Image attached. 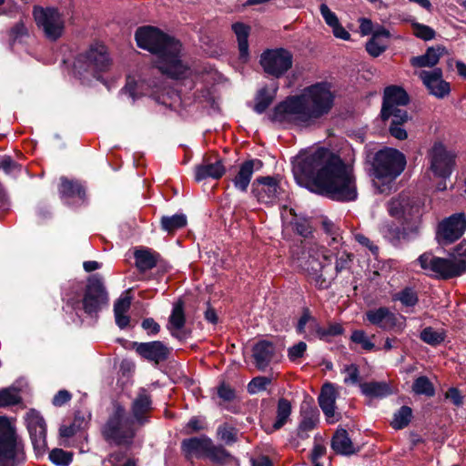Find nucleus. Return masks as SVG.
Segmentation results:
<instances>
[{
	"label": "nucleus",
	"instance_id": "603ef678",
	"mask_svg": "<svg viewBox=\"0 0 466 466\" xmlns=\"http://www.w3.org/2000/svg\"><path fill=\"white\" fill-rule=\"evenodd\" d=\"M238 431L227 424L220 425L218 428V435L227 444L234 443L237 441Z\"/></svg>",
	"mask_w": 466,
	"mask_h": 466
},
{
	"label": "nucleus",
	"instance_id": "c85d7f7f",
	"mask_svg": "<svg viewBox=\"0 0 466 466\" xmlns=\"http://www.w3.org/2000/svg\"><path fill=\"white\" fill-rule=\"evenodd\" d=\"M331 448L336 453L341 455H351L356 452V449L344 429L337 430L331 441Z\"/></svg>",
	"mask_w": 466,
	"mask_h": 466
},
{
	"label": "nucleus",
	"instance_id": "ea45409f",
	"mask_svg": "<svg viewBox=\"0 0 466 466\" xmlns=\"http://www.w3.org/2000/svg\"><path fill=\"white\" fill-rule=\"evenodd\" d=\"M445 337L446 334L443 329H435L431 327L423 329L420 335V339L431 346L440 345L444 341Z\"/></svg>",
	"mask_w": 466,
	"mask_h": 466
},
{
	"label": "nucleus",
	"instance_id": "f704fd0d",
	"mask_svg": "<svg viewBox=\"0 0 466 466\" xmlns=\"http://www.w3.org/2000/svg\"><path fill=\"white\" fill-rule=\"evenodd\" d=\"M318 415L310 410L302 413V419L297 429V436L300 440L309 438V433L317 426Z\"/></svg>",
	"mask_w": 466,
	"mask_h": 466
},
{
	"label": "nucleus",
	"instance_id": "052dcab7",
	"mask_svg": "<svg viewBox=\"0 0 466 466\" xmlns=\"http://www.w3.org/2000/svg\"><path fill=\"white\" fill-rule=\"evenodd\" d=\"M352 259V256L346 252H343L337 258L336 266H335V273L330 275V278H333L335 275L347 268Z\"/></svg>",
	"mask_w": 466,
	"mask_h": 466
},
{
	"label": "nucleus",
	"instance_id": "4c0bfd02",
	"mask_svg": "<svg viewBox=\"0 0 466 466\" xmlns=\"http://www.w3.org/2000/svg\"><path fill=\"white\" fill-rule=\"evenodd\" d=\"M35 451L41 454L46 447V425L28 430Z\"/></svg>",
	"mask_w": 466,
	"mask_h": 466
},
{
	"label": "nucleus",
	"instance_id": "72a5a7b5",
	"mask_svg": "<svg viewBox=\"0 0 466 466\" xmlns=\"http://www.w3.org/2000/svg\"><path fill=\"white\" fill-rule=\"evenodd\" d=\"M292 411V406L289 400L280 398L278 400L276 420L272 425L273 431L281 429L289 420Z\"/></svg>",
	"mask_w": 466,
	"mask_h": 466
},
{
	"label": "nucleus",
	"instance_id": "393cba45",
	"mask_svg": "<svg viewBox=\"0 0 466 466\" xmlns=\"http://www.w3.org/2000/svg\"><path fill=\"white\" fill-rule=\"evenodd\" d=\"M224 173L225 167L220 160L214 163L204 161L201 165L196 167L195 178L198 182L207 178L218 179Z\"/></svg>",
	"mask_w": 466,
	"mask_h": 466
},
{
	"label": "nucleus",
	"instance_id": "2f4dec72",
	"mask_svg": "<svg viewBox=\"0 0 466 466\" xmlns=\"http://www.w3.org/2000/svg\"><path fill=\"white\" fill-rule=\"evenodd\" d=\"M232 30L237 36L240 58L247 61L249 55L248 38L250 27L241 22H237L232 25Z\"/></svg>",
	"mask_w": 466,
	"mask_h": 466
},
{
	"label": "nucleus",
	"instance_id": "c756f323",
	"mask_svg": "<svg viewBox=\"0 0 466 466\" xmlns=\"http://www.w3.org/2000/svg\"><path fill=\"white\" fill-rule=\"evenodd\" d=\"M361 393L370 399L385 398L392 393L390 386L385 381H370L360 384Z\"/></svg>",
	"mask_w": 466,
	"mask_h": 466
},
{
	"label": "nucleus",
	"instance_id": "423d86ee",
	"mask_svg": "<svg viewBox=\"0 0 466 466\" xmlns=\"http://www.w3.org/2000/svg\"><path fill=\"white\" fill-rule=\"evenodd\" d=\"M388 212L391 217L402 220L404 238L410 239L420 234L421 218L425 212L423 199L401 194L388 203Z\"/></svg>",
	"mask_w": 466,
	"mask_h": 466
},
{
	"label": "nucleus",
	"instance_id": "f3484780",
	"mask_svg": "<svg viewBox=\"0 0 466 466\" xmlns=\"http://www.w3.org/2000/svg\"><path fill=\"white\" fill-rule=\"evenodd\" d=\"M466 229V218L464 214L459 213L444 219L438 228L439 238L445 242H453L461 237Z\"/></svg>",
	"mask_w": 466,
	"mask_h": 466
},
{
	"label": "nucleus",
	"instance_id": "a19ab883",
	"mask_svg": "<svg viewBox=\"0 0 466 466\" xmlns=\"http://www.w3.org/2000/svg\"><path fill=\"white\" fill-rule=\"evenodd\" d=\"M187 225V217L184 214H175L173 216H165L161 218V227L165 231L173 232L182 228Z\"/></svg>",
	"mask_w": 466,
	"mask_h": 466
},
{
	"label": "nucleus",
	"instance_id": "6ab92c4d",
	"mask_svg": "<svg viewBox=\"0 0 466 466\" xmlns=\"http://www.w3.org/2000/svg\"><path fill=\"white\" fill-rule=\"evenodd\" d=\"M151 398L146 390H139L137 396L134 399L131 406V412L134 418V422L139 425H144L148 421V413L152 407Z\"/></svg>",
	"mask_w": 466,
	"mask_h": 466
},
{
	"label": "nucleus",
	"instance_id": "680f3d73",
	"mask_svg": "<svg viewBox=\"0 0 466 466\" xmlns=\"http://www.w3.org/2000/svg\"><path fill=\"white\" fill-rule=\"evenodd\" d=\"M17 168L18 166L10 157H5L0 161V170L7 175L15 173Z\"/></svg>",
	"mask_w": 466,
	"mask_h": 466
},
{
	"label": "nucleus",
	"instance_id": "2eb2a0df",
	"mask_svg": "<svg viewBox=\"0 0 466 466\" xmlns=\"http://www.w3.org/2000/svg\"><path fill=\"white\" fill-rule=\"evenodd\" d=\"M292 55L283 48L267 50L260 56L264 71L275 77L283 76L292 66Z\"/></svg>",
	"mask_w": 466,
	"mask_h": 466
},
{
	"label": "nucleus",
	"instance_id": "774afa93",
	"mask_svg": "<svg viewBox=\"0 0 466 466\" xmlns=\"http://www.w3.org/2000/svg\"><path fill=\"white\" fill-rule=\"evenodd\" d=\"M445 396L446 399H449L457 407H460L463 404V397L456 388L449 389Z\"/></svg>",
	"mask_w": 466,
	"mask_h": 466
},
{
	"label": "nucleus",
	"instance_id": "0e129e2a",
	"mask_svg": "<svg viewBox=\"0 0 466 466\" xmlns=\"http://www.w3.org/2000/svg\"><path fill=\"white\" fill-rule=\"evenodd\" d=\"M292 228L303 237H307L310 233V228L306 220H299L295 218L294 222H292Z\"/></svg>",
	"mask_w": 466,
	"mask_h": 466
},
{
	"label": "nucleus",
	"instance_id": "69168bd1",
	"mask_svg": "<svg viewBox=\"0 0 466 466\" xmlns=\"http://www.w3.org/2000/svg\"><path fill=\"white\" fill-rule=\"evenodd\" d=\"M380 232L388 238H395L399 235L398 228L391 223H383L380 228Z\"/></svg>",
	"mask_w": 466,
	"mask_h": 466
},
{
	"label": "nucleus",
	"instance_id": "5fc2aeb1",
	"mask_svg": "<svg viewBox=\"0 0 466 466\" xmlns=\"http://www.w3.org/2000/svg\"><path fill=\"white\" fill-rule=\"evenodd\" d=\"M27 430H32L34 428H38L46 425L45 420L43 417L35 410H31L26 412L25 417Z\"/></svg>",
	"mask_w": 466,
	"mask_h": 466
},
{
	"label": "nucleus",
	"instance_id": "e2e57ef3",
	"mask_svg": "<svg viewBox=\"0 0 466 466\" xmlns=\"http://www.w3.org/2000/svg\"><path fill=\"white\" fill-rule=\"evenodd\" d=\"M402 124L391 123L390 127V135L399 140H404L408 137L406 130L401 127Z\"/></svg>",
	"mask_w": 466,
	"mask_h": 466
},
{
	"label": "nucleus",
	"instance_id": "39448f33",
	"mask_svg": "<svg viewBox=\"0 0 466 466\" xmlns=\"http://www.w3.org/2000/svg\"><path fill=\"white\" fill-rule=\"evenodd\" d=\"M417 262L430 277L450 279L466 272V243L461 244L446 258L438 257L432 252H424Z\"/></svg>",
	"mask_w": 466,
	"mask_h": 466
},
{
	"label": "nucleus",
	"instance_id": "49530a36",
	"mask_svg": "<svg viewBox=\"0 0 466 466\" xmlns=\"http://www.w3.org/2000/svg\"><path fill=\"white\" fill-rule=\"evenodd\" d=\"M205 458H208L214 462L222 464L230 460L231 456L223 447L215 446L211 441Z\"/></svg>",
	"mask_w": 466,
	"mask_h": 466
},
{
	"label": "nucleus",
	"instance_id": "a18cd8bd",
	"mask_svg": "<svg viewBox=\"0 0 466 466\" xmlns=\"http://www.w3.org/2000/svg\"><path fill=\"white\" fill-rule=\"evenodd\" d=\"M380 116L383 120L392 117L391 123H405L409 119L407 111L399 106H391L387 112L385 111V107H382Z\"/></svg>",
	"mask_w": 466,
	"mask_h": 466
},
{
	"label": "nucleus",
	"instance_id": "4be33fe9",
	"mask_svg": "<svg viewBox=\"0 0 466 466\" xmlns=\"http://www.w3.org/2000/svg\"><path fill=\"white\" fill-rule=\"evenodd\" d=\"M261 167L262 162L258 159H251L242 163L238 174L232 180L234 187L242 192L247 191L254 171Z\"/></svg>",
	"mask_w": 466,
	"mask_h": 466
},
{
	"label": "nucleus",
	"instance_id": "a211bd4d",
	"mask_svg": "<svg viewBox=\"0 0 466 466\" xmlns=\"http://www.w3.org/2000/svg\"><path fill=\"white\" fill-rule=\"evenodd\" d=\"M134 349L143 358L157 363L165 360L169 353L167 347L161 341L134 342Z\"/></svg>",
	"mask_w": 466,
	"mask_h": 466
},
{
	"label": "nucleus",
	"instance_id": "e433bc0d",
	"mask_svg": "<svg viewBox=\"0 0 466 466\" xmlns=\"http://www.w3.org/2000/svg\"><path fill=\"white\" fill-rule=\"evenodd\" d=\"M185 325V315L182 302L174 305L172 313L169 317L168 329L175 337H178V332Z\"/></svg>",
	"mask_w": 466,
	"mask_h": 466
},
{
	"label": "nucleus",
	"instance_id": "7c9ffc66",
	"mask_svg": "<svg viewBox=\"0 0 466 466\" xmlns=\"http://www.w3.org/2000/svg\"><path fill=\"white\" fill-rule=\"evenodd\" d=\"M131 306L129 297H121L114 304V315L117 327L121 329H126L130 322V317L127 315Z\"/></svg>",
	"mask_w": 466,
	"mask_h": 466
},
{
	"label": "nucleus",
	"instance_id": "7ed1b4c3",
	"mask_svg": "<svg viewBox=\"0 0 466 466\" xmlns=\"http://www.w3.org/2000/svg\"><path fill=\"white\" fill-rule=\"evenodd\" d=\"M135 38L140 48L156 55L159 71L172 78H196L198 76L180 59V43L154 26L139 27Z\"/></svg>",
	"mask_w": 466,
	"mask_h": 466
},
{
	"label": "nucleus",
	"instance_id": "473e14b6",
	"mask_svg": "<svg viewBox=\"0 0 466 466\" xmlns=\"http://www.w3.org/2000/svg\"><path fill=\"white\" fill-rule=\"evenodd\" d=\"M136 266L140 271H146L156 267L158 255L150 249L141 248L134 253Z\"/></svg>",
	"mask_w": 466,
	"mask_h": 466
},
{
	"label": "nucleus",
	"instance_id": "f8f14e48",
	"mask_svg": "<svg viewBox=\"0 0 466 466\" xmlns=\"http://www.w3.org/2000/svg\"><path fill=\"white\" fill-rule=\"evenodd\" d=\"M308 250L309 259L303 265V268L308 271L311 281L316 287L327 289L329 286V281L324 277L323 271L331 262L329 249L313 244L308 248Z\"/></svg>",
	"mask_w": 466,
	"mask_h": 466
},
{
	"label": "nucleus",
	"instance_id": "6e6552de",
	"mask_svg": "<svg viewBox=\"0 0 466 466\" xmlns=\"http://www.w3.org/2000/svg\"><path fill=\"white\" fill-rule=\"evenodd\" d=\"M110 66L111 59L106 47L96 44L77 56L74 67L80 76L86 77V75H90L100 79V74L106 72Z\"/></svg>",
	"mask_w": 466,
	"mask_h": 466
},
{
	"label": "nucleus",
	"instance_id": "9d476101",
	"mask_svg": "<svg viewBox=\"0 0 466 466\" xmlns=\"http://www.w3.org/2000/svg\"><path fill=\"white\" fill-rule=\"evenodd\" d=\"M123 93L129 96L133 101L141 96H150L159 104L167 107L174 108L180 104L181 97L177 90L170 87H163L161 90L147 91V85L141 80H136L133 76H128L127 84L123 88Z\"/></svg>",
	"mask_w": 466,
	"mask_h": 466
},
{
	"label": "nucleus",
	"instance_id": "bf43d9fd",
	"mask_svg": "<svg viewBox=\"0 0 466 466\" xmlns=\"http://www.w3.org/2000/svg\"><path fill=\"white\" fill-rule=\"evenodd\" d=\"M386 49L385 45H381L378 42L375 37H372L367 44H366V50L367 52L373 57H377L380 56Z\"/></svg>",
	"mask_w": 466,
	"mask_h": 466
},
{
	"label": "nucleus",
	"instance_id": "58836bf2",
	"mask_svg": "<svg viewBox=\"0 0 466 466\" xmlns=\"http://www.w3.org/2000/svg\"><path fill=\"white\" fill-rule=\"evenodd\" d=\"M277 89L278 87L275 86L271 92H269L266 87L259 90L256 96V104L254 106L255 112L262 114L266 111L272 103Z\"/></svg>",
	"mask_w": 466,
	"mask_h": 466
},
{
	"label": "nucleus",
	"instance_id": "3c124183",
	"mask_svg": "<svg viewBox=\"0 0 466 466\" xmlns=\"http://www.w3.org/2000/svg\"><path fill=\"white\" fill-rule=\"evenodd\" d=\"M413 34L424 41L431 40L435 37V31L429 25L420 24L417 22L412 23Z\"/></svg>",
	"mask_w": 466,
	"mask_h": 466
},
{
	"label": "nucleus",
	"instance_id": "37998d69",
	"mask_svg": "<svg viewBox=\"0 0 466 466\" xmlns=\"http://www.w3.org/2000/svg\"><path fill=\"white\" fill-rule=\"evenodd\" d=\"M412 390L418 395L432 397L435 394L433 384L426 376L418 377L412 385Z\"/></svg>",
	"mask_w": 466,
	"mask_h": 466
},
{
	"label": "nucleus",
	"instance_id": "9b49d317",
	"mask_svg": "<svg viewBox=\"0 0 466 466\" xmlns=\"http://www.w3.org/2000/svg\"><path fill=\"white\" fill-rule=\"evenodd\" d=\"M22 456L15 427L8 419L0 417V466H13Z\"/></svg>",
	"mask_w": 466,
	"mask_h": 466
},
{
	"label": "nucleus",
	"instance_id": "09e8293b",
	"mask_svg": "<svg viewBox=\"0 0 466 466\" xmlns=\"http://www.w3.org/2000/svg\"><path fill=\"white\" fill-rule=\"evenodd\" d=\"M341 372L345 375L343 382L346 385L360 386V370L356 364L345 365L341 370Z\"/></svg>",
	"mask_w": 466,
	"mask_h": 466
},
{
	"label": "nucleus",
	"instance_id": "5701e85b",
	"mask_svg": "<svg viewBox=\"0 0 466 466\" xmlns=\"http://www.w3.org/2000/svg\"><path fill=\"white\" fill-rule=\"evenodd\" d=\"M336 398L337 393L333 385L325 384L319 396V404L329 423H334L338 420V419L335 418Z\"/></svg>",
	"mask_w": 466,
	"mask_h": 466
},
{
	"label": "nucleus",
	"instance_id": "13d9d810",
	"mask_svg": "<svg viewBox=\"0 0 466 466\" xmlns=\"http://www.w3.org/2000/svg\"><path fill=\"white\" fill-rule=\"evenodd\" d=\"M307 350V344L303 341L293 345L288 350V357L291 361H295L301 358Z\"/></svg>",
	"mask_w": 466,
	"mask_h": 466
},
{
	"label": "nucleus",
	"instance_id": "79ce46f5",
	"mask_svg": "<svg viewBox=\"0 0 466 466\" xmlns=\"http://www.w3.org/2000/svg\"><path fill=\"white\" fill-rule=\"evenodd\" d=\"M392 299L400 301L402 306L407 308L414 307L419 300L417 292L409 287L394 294Z\"/></svg>",
	"mask_w": 466,
	"mask_h": 466
},
{
	"label": "nucleus",
	"instance_id": "ddd939ff",
	"mask_svg": "<svg viewBox=\"0 0 466 466\" xmlns=\"http://www.w3.org/2000/svg\"><path fill=\"white\" fill-rule=\"evenodd\" d=\"M456 155L441 142H435L427 153L429 169L434 177L449 178L455 167Z\"/></svg>",
	"mask_w": 466,
	"mask_h": 466
},
{
	"label": "nucleus",
	"instance_id": "6e6d98bb",
	"mask_svg": "<svg viewBox=\"0 0 466 466\" xmlns=\"http://www.w3.org/2000/svg\"><path fill=\"white\" fill-rule=\"evenodd\" d=\"M271 382L267 377H256L248 385V390L250 394H256L266 390V387Z\"/></svg>",
	"mask_w": 466,
	"mask_h": 466
},
{
	"label": "nucleus",
	"instance_id": "dca6fc26",
	"mask_svg": "<svg viewBox=\"0 0 466 466\" xmlns=\"http://www.w3.org/2000/svg\"><path fill=\"white\" fill-rule=\"evenodd\" d=\"M418 76L431 95L438 98H443L450 94V84L443 80L441 68L435 67L431 71L421 70L418 73Z\"/></svg>",
	"mask_w": 466,
	"mask_h": 466
},
{
	"label": "nucleus",
	"instance_id": "f03ea898",
	"mask_svg": "<svg viewBox=\"0 0 466 466\" xmlns=\"http://www.w3.org/2000/svg\"><path fill=\"white\" fill-rule=\"evenodd\" d=\"M334 99L330 84L316 83L304 88L300 95L288 97L279 104L274 109L272 119L309 127L330 112Z\"/></svg>",
	"mask_w": 466,
	"mask_h": 466
},
{
	"label": "nucleus",
	"instance_id": "b1692460",
	"mask_svg": "<svg viewBox=\"0 0 466 466\" xmlns=\"http://www.w3.org/2000/svg\"><path fill=\"white\" fill-rule=\"evenodd\" d=\"M409 103V96L406 91L398 86H390L385 88L382 107L387 112L391 106H405Z\"/></svg>",
	"mask_w": 466,
	"mask_h": 466
},
{
	"label": "nucleus",
	"instance_id": "aec40b11",
	"mask_svg": "<svg viewBox=\"0 0 466 466\" xmlns=\"http://www.w3.org/2000/svg\"><path fill=\"white\" fill-rule=\"evenodd\" d=\"M211 439L207 436L186 439L181 443V449L186 457L205 458L209 449Z\"/></svg>",
	"mask_w": 466,
	"mask_h": 466
},
{
	"label": "nucleus",
	"instance_id": "c03bdc74",
	"mask_svg": "<svg viewBox=\"0 0 466 466\" xmlns=\"http://www.w3.org/2000/svg\"><path fill=\"white\" fill-rule=\"evenodd\" d=\"M412 410L408 406H402L393 417L391 426L394 429L400 430L406 427L410 421Z\"/></svg>",
	"mask_w": 466,
	"mask_h": 466
},
{
	"label": "nucleus",
	"instance_id": "4468645a",
	"mask_svg": "<svg viewBox=\"0 0 466 466\" xmlns=\"http://www.w3.org/2000/svg\"><path fill=\"white\" fill-rule=\"evenodd\" d=\"M34 17L36 25L41 28L45 35L52 41L58 39L65 28V20L57 9L53 7L34 9Z\"/></svg>",
	"mask_w": 466,
	"mask_h": 466
},
{
	"label": "nucleus",
	"instance_id": "f257e3e1",
	"mask_svg": "<svg viewBox=\"0 0 466 466\" xmlns=\"http://www.w3.org/2000/svg\"><path fill=\"white\" fill-rule=\"evenodd\" d=\"M297 179L303 178L309 189L336 201H353L358 197L353 169L331 150L319 147L300 152L293 162Z\"/></svg>",
	"mask_w": 466,
	"mask_h": 466
},
{
	"label": "nucleus",
	"instance_id": "338daca9",
	"mask_svg": "<svg viewBox=\"0 0 466 466\" xmlns=\"http://www.w3.org/2000/svg\"><path fill=\"white\" fill-rule=\"evenodd\" d=\"M141 326L149 335L157 334L160 330V326L152 318L145 319Z\"/></svg>",
	"mask_w": 466,
	"mask_h": 466
},
{
	"label": "nucleus",
	"instance_id": "cd10ccee",
	"mask_svg": "<svg viewBox=\"0 0 466 466\" xmlns=\"http://www.w3.org/2000/svg\"><path fill=\"white\" fill-rule=\"evenodd\" d=\"M444 52L445 48L441 46L429 47L425 54L411 57L410 65L414 67H432L439 63Z\"/></svg>",
	"mask_w": 466,
	"mask_h": 466
},
{
	"label": "nucleus",
	"instance_id": "a878e982",
	"mask_svg": "<svg viewBox=\"0 0 466 466\" xmlns=\"http://www.w3.org/2000/svg\"><path fill=\"white\" fill-rule=\"evenodd\" d=\"M274 352L275 346L272 342L267 340L258 342L253 348V357L258 369H266L271 361Z\"/></svg>",
	"mask_w": 466,
	"mask_h": 466
},
{
	"label": "nucleus",
	"instance_id": "c9c22d12",
	"mask_svg": "<svg viewBox=\"0 0 466 466\" xmlns=\"http://www.w3.org/2000/svg\"><path fill=\"white\" fill-rule=\"evenodd\" d=\"M59 194L63 199L78 197L79 199L84 200L85 198L83 187L78 182L70 181L65 177L61 178Z\"/></svg>",
	"mask_w": 466,
	"mask_h": 466
},
{
	"label": "nucleus",
	"instance_id": "8fccbe9b",
	"mask_svg": "<svg viewBox=\"0 0 466 466\" xmlns=\"http://www.w3.org/2000/svg\"><path fill=\"white\" fill-rule=\"evenodd\" d=\"M350 339L354 343L361 345L362 349L365 350H373L375 348L374 343L368 337L364 330H354L350 336Z\"/></svg>",
	"mask_w": 466,
	"mask_h": 466
},
{
	"label": "nucleus",
	"instance_id": "412c9836",
	"mask_svg": "<svg viewBox=\"0 0 466 466\" xmlns=\"http://www.w3.org/2000/svg\"><path fill=\"white\" fill-rule=\"evenodd\" d=\"M366 319L373 325L380 327L382 329L388 330L394 328L397 324V318L386 307H380L377 309H370L366 312Z\"/></svg>",
	"mask_w": 466,
	"mask_h": 466
},
{
	"label": "nucleus",
	"instance_id": "bb28decb",
	"mask_svg": "<svg viewBox=\"0 0 466 466\" xmlns=\"http://www.w3.org/2000/svg\"><path fill=\"white\" fill-rule=\"evenodd\" d=\"M257 182L261 186L258 189V200L264 203L274 202L279 193V187L277 181L270 177H262L258 178Z\"/></svg>",
	"mask_w": 466,
	"mask_h": 466
},
{
	"label": "nucleus",
	"instance_id": "4d7b16f0",
	"mask_svg": "<svg viewBox=\"0 0 466 466\" xmlns=\"http://www.w3.org/2000/svg\"><path fill=\"white\" fill-rule=\"evenodd\" d=\"M319 11L324 21L329 26L333 27L334 25H337L338 23H339L336 14L332 12L326 4L320 5Z\"/></svg>",
	"mask_w": 466,
	"mask_h": 466
},
{
	"label": "nucleus",
	"instance_id": "0eeeda50",
	"mask_svg": "<svg viewBox=\"0 0 466 466\" xmlns=\"http://www.w3.org/2000/svg\"><path fill=\"white\" fill-rule=\"evenodd\" d=\"M371 167L373 184L378 187L380 192H384L385 188H380L378 183L380 181H394L403 172L406 167V158L400 151L384 147L376 152Z\"/></svg>",
	"mask_w": 466,
	"mask_h": 466
},
{
	"label": "nucleus",
	"instance_id": "1a4fd4ad",
	"mask_svg": "<svg viewBox=\"0 0 466 466\" xmlns=\"http://www.w3.org/2000/svg\"><path fill=\"white\" fill-rule=\"evenodd\" d=\"M135 433L134 420L127 416L123 407H116L114 413L104 426L105 438L118 445H128L132 442Z\"/></svg>",
	"mask_w": 466,
	"mask_h": 466
},
{
	"label": "nucleus",
	"instance_id": "de8ad7c7",
	"mask_svg": "<svg viewBox=\"0 0 466 466\" xmlns=\"http://www.w3.org/2000/svg\"><path fill=\"white\" fill-rule=\"evenodd\" d=\"M49 460L57 466H68L72 461V453L56 448L50 451Z\"/></svg>",
	"mask_w": 466,
	"mask_h": 466
},
{
	"label": "nucleus",
	"instance_id": "20e7f679",
	"mask_svg": "<svg viewBox=\"0 0 466 466\" xmlns=\"http://www.w3.org/2000/svg\"><path fill=\"white\" fill-rule=\"evenodd\" d=\"M62 299L66 308L76 313L83 310L91 318H96L108 304V294L98 274L90 276L86 285L76 280L67 282L63 287Z\"/></svg>",
	"mask_w": 466,
	"mask_h": 466
},
{
	"label": "nucleus",
	"instance_id": "864d4df0",
	"mask_svg": "<svg viewBox=\"0 0 466 466\" xmlns=\"http://www.w3.org/2000/svg\"><path fill=\"white\" fill-rule=\"evenodd\" d=\"M19 396L14 389H4L0 390V407L15 404L19 401Z\"/></svg>",
	"mask_w": 466,
	"mask_h": 466
}]
</instances>
